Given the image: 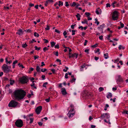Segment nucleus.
<instances>
[{"mask_svg":"<svg viewBox=\"0 0 128 128\" xmlns=\"http://www.w3.org/2000/svg\"><path fill=\"white\" fill-rule=\"evenodd\" d=\"M15 98L17 99H22L26 95V92L24 90L22 89L16 90L14 92Z\"/></svg>","mask_w":128,"mask_h":128,"instance_id":"nucleus-1","label":"nucleus"},{"mask_svg":"<svg viewBox=\"0 0 128 128\" xmlns=\"http://www.w3.org/2000/svg\"><path fill=\"white\" fill-rule=\"evenodd\" d=\"M70 108L71 109L69 111L67 115L68 117L70 118L71 117L74 116L75 113V112H73L74 109V106L73 105L71 104Z\"/></svg>","mask_w":128,"mask_h":128,"instance_id":"nucleus-2","label":"nucleus"},{"mask_svg":"<svg viewBox=\"0 0 128 128\" xmlns=\"http://www.w3.org/2000/svg\"><path fill=\"white\" fill-rule=\"evenodd\" d=\"M16 126L17 127L20 128L23 126V122L20 119L16 120L15 123Z\"/></svg>","mask_w":128,"mask_h":128,"instance_id":"nucleus-3","label":"nucleus"},{"mask_svg":"<svg viewBox=\"0 0 128 128\" xmlns=\"http://www.w3.org/2000/svg\"><path fill=\"white\" fill-rule=\"evenodd\" d=\"M28 78L27 76H23L19 79L20 82L22 84L26 83L28 81Z\"/></svg>","mask_w":128,"mask_h":128,"instance_id":"nucleus-4","label":"nucleus"},{"mask_svg":"<svg viewBox=\"0 0 128 128\" xmlns=\"http://www.w3.org/2000/svg\"><path fill=\"white\" fill-rule=\"evenodd\" d=\"M2 68L4 72H8L10 71L11 67L10 66H8L6 64H4L3 65Z\"/></svg>","mask_w":128,"mask_h":128,"instance_id":"nucleus-5","label":"nucleus"},{"mask_svg":"<svg viewBox=\"0 0 128 128\" xmlns=\"http://www.w3.org/2000/svg\"><path fill=\"white\" fill-rule=\"evenodd\" d=\"M18 102L14 100L11 101L8 104V106L10 107H16L18 105Z\"/></svg>","mask_w":128,"mask_h":128,"instance_id":"nucleus-6","label":"nucleus"},{"mask_svg":"<svg viewBox=\"0 0 128 128\" xmlns=\"http://www.w3.org/2000/svg\"><path fill=\"white\" fill-rule=\"evenodd\" d=\"M118 12L116 11H114L113 13L112 18L114 20H116L118 18Z\"/></svg>","mask_w":128,"mask_h":128,"instance_id":"nucleus-7","label":"nucleus"},{"mask_svg":"<svg viewBox=\"0 0 128 128\" xmlns=\"http://www.w3.org/2000/svg\"><path fill=\"white\" fill-rule=\"evenodd\" d=\"M42 109V106H38L36 110V113L38 114H40Z\"/></svg>","mask_w":128,"mask_h":128,"instance_id":"nucleus-8","label":"nucleus"},{"mask_svg":"<svg viewBox=\"0 0 128 128\" xmlns=\"http://www.w3.org/2000/svg\"><path fill=\"white\" fill-rule=\"evenodd\" d=\"M69 58H71L72 57L74 58L76 57V58L78 57V54L76 53H74V54H72L70 53H69Z\"/></svg>","mask_w":128,"mask_h":128,"instance_id":"nucleus-9","label":"nucleus"},{"mask_svg":"<svg viewBox=\"0 0 128 128\" xmlns=\"http://www.w3.org/2000/svg\"><path fill=\"white\" fill-rule=\"evenodd\" d=\"M101 116L103 118H108L110 117L108 113H106L102 114Z\"/></svg>","mask_w":128,"mask_h":128,"instance_id":"nucleus-10","label":"nucleus"},{"mask_svg":"<svg viewBox=\"0 0 128 128\" xmlns=\"http://www.w3.org/2000/svg\"><path fill=\"white\" fill-rule=\"evenodd\" d=\"M61 92L62 94L64 95H65L67 94L65 88H62Z\"/></svg>","mask_w":128,"mask_h":128,"instance_id":"nucleus-11","label":"nucleus"},{"mask_svg":"<svg viewBox=\"0 0 128 128\" xmlns=\"http://www.w3.org/2000/svg\"><path fill=\"white\" fill-rule=\"evenodd\" d=\"M118 78L117 79L116 81L117 82H123V79L122 78L120 75H118Z\"/></svg>","mask_w":128,"mask_h":128,"instance_id":"nucleus-12","label":"nucleus"},{"mask_svg":"<svg viewBox=\"0 0 128 128\" xmlns=\"http://www.w3.org/2000/svg\"><path fill=\"white\" fill-rule=\"evenodd\" d=\"M23 32L22 31V30L20 28L18 30V32H16V34H18L19 35H21L23 34Z\"/></svg>","mask_w":128,"mask_h":128,"instance_id":"nucleus-13","label":"nucleus"},{"mask_svg":"<svg viewBox=\"0 0 128 128\" xmlns=\"http://www.w3.org/2000/svg\"><path fill=\"white\" fill-rule=\"evenodd\" d=\"M76 16L77 18V20H80L81 16L79 14H78L77 15H76Z\"/></svg>","mask_w":128,"mask_h":128,"instance_id":"nucleus-14","label":"nucleus"},{"mask_svg":"<svg viewBox=\"0 0 128 128\" xmlns=\"http://www.w3.org/2000/svg\"><path fill=\"white\" fill-rule=\"evenodd\" d=\"M112 94L110 93L109 92L108 94L106 96V97L108 98H111L112 97Z\"/></svg>","mask_w":128,"mask_h":128,"instance_id":"nucleus-15","label":"nucleus"},{"mask_svg":"<svg viewBox=\"0 0 128 128\" xmlns=\"http://www.w3.org/2000/svg\"><path fill=\"white\" fill-rule=\"evenodd\" d=\"M96 12L97 14H100L101 13V10H98L96 9Z\"/></svg>","mask_w":128,"mask_h":128,"instance_id":"nucleus-16","label":"nucleus"},{"mask_svg":"<svg viewBox=\"0 0 128 128\" xmlns=\"http://www.w3.org/2000/svg\"><path fill=\"white\" fill-rule=\"evenodd\" d=\"M82 23L83 24H86L87 25L88 24V21L86 19H84V21H82Z\"/></svg>","mask_w":128,"mask_h":128,"instance_id":"nucleus-17","label":"nucleus"},{"mask_svg":"<svg viewBox=\"0 0 128 128\" xmlns=\"http://www.w3.org/2000/svg\"><path fill=\"white\" fill-rule=\"evenodd\" d=\"M36 70L38 72H40V68L38 66H36Z\"/></svg>","mask_w":128,"mask_h":128,"instance_id":"nucleus-18","label":"nucleus"},{"mask_svg":"<svg viewBox=\"0 0 128 128\" xmlns=\"http://www.w3.org/2000/svg\"><path fill=\"white\" fill-rule=\"evenodd\" d=\"M125 48L122 45H120L118 47V48L119 50L121 49L124 50V49Z\"/></svg>","mask_w":128,"mask_h":128,"instance_id":"nucleus-19","label":"nucleus"},{"mask_svg":"<svg viewBox=\"0 0 128 128\" xmlns=\"http://www.w3.org/2000/svg\"><path fill=\"white\" fill-rule=\"evenodd\" d=\"M104 57L105 59H107L108 58V53L105 54H104Z\"/></svg>","mask_w":128,"mask_h":128,"instance_id":"nucleus-20","label":"nucleus"},{"mask_svg":"<svg viewBox=\"0 0 128 128\" xmlns=\"http://www.w3.org/2000/svg\"><path fill=\"white\" fill-rule=\"evenodd\" d=\"M51 46L52 47H53L55 45L56 43L54 42H51Z\"/></svg>","mask_w":128,"mask_h":128,"instance_id":"nucleus-21","label":"nucleus"},{"mask_svg":"<svg viewBox=\"0 0 128 128\" xmlns=\"http://www.w3.org/2000/svg\"><path fill=\"white\" fill-rule=\"evenodd\" d=\"M105 24H102V25H100V28H102V33L103 31H102V28H104V27Z\"/></svg>","mask_w":128,"mask_h":128,"instance_id":"nucleus-22","label":"nucleus"},{"mask_svg":"<svg viewBox=\"0 0 128 128\" xmlns=\"http://www.w3.org/2000/svg\"><path fill=\"white\" fill-rule=\"evenodd\" d=\"M58 3L59 4L58 5L59 6H60V5L62 6L63 5V3L62 2L60 1H59L58 2Z\"/></svg>","mask_w":128,"mask_h":128,"instance_id":"nucleus-23","label":"nucleus"},{"mask_svg":"<svg viewBox=\"0 0 128 128\" xmlns=\"http://www.w3.org/2000/svg\"><path fill=\"white\" fill-rule=\"evenodd\" d=\"M34 36L37 37H39V34L37 33L36 32H34Z\"/></svg>","mask_w":128,"mask_h":128,"instance_id":"nucleus-24","label":"nucleus"},{"mask_svg":"<svg viewBox=\"0 0 128 128\" xmlns=\"http://www.w3.org/2000/svg\"><path fill=\"white\" fill-rule=\"evenodd\" d=\"M76 80V78H73L70 80V82L71 83H73L75 82Z\"/></svg>","mask_w":128,"mask_h":128,"instance_id":"nucleus-25","label":"nucleus"},{"mask_svg":"<svg viewBox=\"0 0 128 128\" xmlns=\"http://www.w3.org/2000/svg\"><path fill=\"white\" fill-rule=\"evenodd\" d=\"M34 48L35 49V50H40V48H41L40 47H39L38 48L37 46H36L34 47Z\"/></svg>","mask_w":128,"mask_h":128,"instance_id":"nucleus-26","label":"nucleus"},{"mask_svg":"<svg viewBox=\"0 0 128 128\" xmlns=\"http://www.w3.org/2000/svg\"><path fill=\"white\" fill-rule=\"evenodd\" d=\"M104 90V89L102 87H100L99 88V91L100 92L103 91Z\"/></svg>","mask_w":128,"mask_h":128,"instance_id":"nucleus-27","label":"nucleus"},{"mask_svg":"<svg viewBox=\"0 0 128 128\" xmlns=\"http://www.w3.org/2000/svg\"><path fill=\"white\" fill-rule=\"evenodd\" d=\"M48 48L46 47H44L43 49L44 52H45L46 50H48Z\"/></svg>","mask_w":128,"mask_h":128,"instance_id":"nucleus-28","label":"nucleus"},{"mask_svg":"<svg viewBox=\"0 0 128 128\" xmlns=\"http://www.w3.org/2000/svg\"><path fill=\"white\" fill-rule=\"evenodd\" d=\"M18 65L20 67H21L22 68H24L22 64H20V63L18 64Z\"/></svg>","mask_w":128,"mask_h":128,"instance_id":"nucleus-29","label":"nucleus"},{"mask_svg":"<svg viewBox=\"0 0 128 128\" xmlns=\"http://www.w3.org/2000/svg\"><path fill=\"white\" fill-rule=\"evenodd\" d=\"M35 84L33 83L31 84V86L32 87H33L35 89H36V87L34 86Z\"/></svg>","mask_w":128,"mask_h":128,"instance_id":"nucleus-30","label":"nucleus"},{"mask_svg":"<svg viewBox=\"0 0 128 128\" xmlns=\"http://www.w3.org/2000/svg\"><path fill=\"white\" fill-rule=\"evenodd\" d=\"M53 2V0H47L46 1V3H48L50 2Z\"/></svg>","mask_w":128,"mask_h":128,"instance_id":"nucleus-31","label":"nucleus"},{"mask_svg":"<svg viewBox=\"0 0 128 128\" xmlns=\"http://www.w3.org/2000/svg\"><path fill=\"white\" fill-rule=\"evenodd\" d=\"M85 14L86 16L87 17L89 16L90 15V14L89 12H86L85 13Z\"/></svg>","mask_w":128,"mask_h":128,"instance_id":"nucleus-32","label":"nucleus"},{"mask_svg":"<svg viewBox=\"0 0 128 128\" xmlns=\"http://www.w3.org/2000/svg\"><path fill=\"white\" fill-rule=\"evenodd\" d=\"M85 67L84 65H83L81 66L80 67V70L81 71L83 70L82 69L83 68Z\"/></svg>","mask_w":128,"mask_h":128,"instance_id":"nucleus-33","label":"nucleus"},{"mask_svg":"<svg viewBox=\"0 0 128 128\" xmlns=\"http://www.w3.org/2000/svg\"><path fill=\"white\" fill-rule=\"evenodd\" d=\"M96 22H95V24H96L97 25H98L99 24V22L98 21L96 18L95 19Z\"/></svg>","mask_w":128,"mask_h":128,"instance_id":"nucleus-34","label":"nucleus"},{"mask_svg":"<svg viewBox=\"0 0 128 128\" xmlns=\"http://www.w3.org/2000/svg\"><path fill=\"white\" fill-rule=\"evenodd\" d=\"M120 23L121 26V28L124 27V24L123 23H122L121 22H120Z\"/></svg>","mask_w":128,"mask_h":128,"instance_id":"nucleus-35","label":"nucleus"},{"mask_svg":"<svg viewBox=\"0 0 128 128\" xmlns=\"http://www.w3.org/2000/svg\"><path fill=\"white\" fill-rule=\"evenodd\" d=\"M30 124H32V123L33 122V121L34 120V118H30Z\"/></svg>","mask_w":128,"mask_h":128,"instance_id":"nucleus-36","label":"nucleus"},{"mask_svg":"<svg viewBox=\"0 0 128 128\" xmlns=\"http://www.w3.org/2000/svg\"><path fill=\"white\" fill-rule=\"evenodd\" d=\"M27 46V45L26 44V43H25L24 44H23L22 45V46L23 48H25Z\"/></svg>","mask_w":128,"mask_h":128,"instance_id":"nucleus-37","label":"nucleus"},{"mask_svg":"<svg viewBox=\"0 0 128 128\" xmlns=\"http://www.w3.org/2000/svg\"><path fill=\"white\" fill-rule=\"evenodd\" d=\"M84 52H86L87 54H88L89 53V49H86L84 50Z\"/></svg>","mask_w":128,"mask_h":128,"instance_id":"nucleus-38","label":"nucleus"},{"mask_svg":"<svg viewBox=\"0 0 128 128\" xmlns=\"http://www.w3.org/2000/svg\"><path fill=\"white\" fill-rule=\"evenodd\" d=\"M46 30H48L50 29V27L48 25H46V28H45Z\"/></svg>","mask_w":128,"mask_h":128,"instance_id":"nucleus-39","label":"nucleus"},{"mask_svg":"<svg viewBox=\"0 0 128 128\" xmlns=\"http://www.w3.org/2000/svg\"><path fill=\"white\" fill-rule=\"evenodd\" d=\"M76 5V3L75 2H73L72 4V6H74Z\"/></svg>","mask_w":128,"mask_h":128,"instance_id":"nucleus-40","label":"nucleus"},{"mask_svg":"<svg viewBox=\"0 0 128 128\" xmlns=\"http://www.w3.org/2000/svg\"><path fill=\"white\" fill-rule=\"evenodd\" d=\"M76 32V30H72V35H74L75 34V32Z\"/></svg>","mask_w":128,"mask_h":128,"instance_id":"nucleus-41","label":"nucleus"},{"mask_svg":"<svg viewBox=\"0 0 128 128\" xmlns=\"http://www.w3.org/2000/svg\"><path fill=\"white\" fill-rule=\"evenodd\" d=\"M55 48H59V46L58 44H56L54 46Z\"/></svg>","mask_w":128,"mask_h":128,"instance_id":"nucleus-42","label":"nucleus"},{"mask_svg":"<svg viewBox=\"0 0 128 128\" xmlns=\"http://www.w3.org/2000/svg\"><path fill=\"white\" fill-rule=\"evenodd\" d=\"M47 70L46 68H43L41 69V71L43 72H44Z\"/></svg>","mask_w":128,"mask_h":128,"instance_id":"nucleus-43","label":"nucleus"},{"mask_svg":"<svg viewBox=\"0 0 128 128\" xmlns=\"http://www.w3.org/2000/svg\"><path fill=\"white\" fill-rule=\"evenodd\" d=\"M116 1H114L112 3V5L114 8L115 7V6L114 5V4L116 3Z\"/></svg>","mask_w":128,"mask_h":128,"instance_id":"nucleus-44","label":"nucleus"},{"mask_svg":"<svg viewBox=\"0 0 128 128\" xmlns=\"http://www.w3.org/2000/svg\"><path fill=\"white\" fill-rule=\"evenodd\" d=\"M120 60V59L119 58H117L114 61V63H116V62H118Z\"/></svg>","mask_w":128,"mask_h":128,"instance_id":"nucleus-45","label":"nucleus"},{"mask_svg":"<svg viewBox=\"0 0 128 128\" xmlns=\"http://www.w3.org/2000/svg\"><path fill=\"white\" fill-rule=\"evenodd\" d=\"M50 100V98L49 97L48 98L46 99L45 100L47 102H49Z\"/></svg>","mask_w":128,"mask_h":128,"instance_id":"nucleus-46","label":"nucleus"},{"mask_svg":"<svg viewBox=\"0 0 128 128\" xmlns=\"http://www.w3.org/2000/svg\"><path fill=\"white\" fill-rule=\"evenodd\" d=\"M8 59H10V58H5V60H6V64L7 63V62H8Z\"/></svg>","mask_w":128,"mask_h":128,"instance_id":"nucleus-47","label":"nucleus"},{"mask_svg":"<svg viewBox=\"0 0 128 128\" xmlns=\"http://www.w3.org/2000/svg\"><path fill=\"white\" fill-rule=\"evenodd\" d=\"M48 84L47 82H45L44 83L43 85V86L44 87H46V86Z\"/></svg>","mask_w":128,"mask_h":128,"instance_id":"nucleus-48","label":"nucleus"},{"mask_svg":"<svg viewBox=\"0 0 128 128\" xmlns=\"http://www.w3.org/2000/svg\"><path fill=\"white\" fill-rule=\"evenodd\" d=\"M76 25V24L74 25L72 24L71 26V27L72 29H74V26Z\"/></svg>","mask_w":128,"mask_h":128,"instance_id":"nucleus-49","label":"nucleus"},{"mask_svg":"<svg viewBox=\"0 0 128 128\" xmlns=\"http://www.w3.org/2000/svg\"><path fill=\"white\" fill-rule=\"evenodd\" d=\"M87 42H88L87 40H85V42H84V46H86V45L87 43Z\"/></svg>","mask_w":128,"mask_h":128,"instance_id":"nucleus-50","label":"nucleus"},{"mask_svg":"<svg viewBox=\"0 0 128 128\" xmlns=\"http://www.w3.org/2000/svg\"><path fill=\"white\" fill-rule=\"evenodd\" d=\"M106 7H110V4L109 3H108V4H106Z\"/></svg>","mask_w":128,"mask_h":128,"instance_id":"nucleus-51","label":"nucleus"},{"mask_svg":"<svg viewBox=\"0 0 128 128\" xmlns=\"http://www.w3.org/2000/svg\"><path fill=\"white\" fill-rule=\"evenodd\" d=\"M51 70L53 73H54L56 72L55 70L54 69H51Z\"/></svg>","mask_w":128,"mask_h":128,"instance_id":"nucleus-52","label":"nucleus"},{"mask_svg":"<svg viewBox=\"0 0 128 128\" xmlns=\"http://www.w3.org/2000/svg\"><path fill=\"white\" fill-rule=\"evenodd\" d=\"M55 32L58 34H60V31L58 30L57 29H55Z\"/></svg>","mask_w":128,"mask_h":128,"instance_id":"nucleus-53","label":"nucleus"},{"mask_svg":"<svg viewBox=\"0 0 128 128\" xmlns=\"http://www.w3.org/2000/svg\"><path fill=\"white\" fill-rule=\"evenodd\" d=\"M68 74L67 73H66L65 74V78H68Z\"/></svg>","mask_w":128,"mask_h":128,"instance_id":"nucleus-54","label":"nucleus"},{"mask_svg":"<svg viewBox=\"0 0 128 128\" xmlns=\"http://www.w3.org/2000/svg\"><path fill=\"white\" fill-rule=\"evenodd\" d=\"M65 4H65V6H69V4H68V2H65Z\"/></svg>","mask_w":128,"mask_h":128,"instance_id":"nucleus-55","label":"nucleus"},{"mask_svg":"<svg viewBox=\"0 0 128 128\" xmlns=\"http://www.w3.org/2000/svg\"><path fill=\"white\" fill-rule=\"evenodd\" d=\"M12 61L11 60H10L9 61H8L6 63V64H10V63H12Z\"/></svg>","mask_w":128,"mask_h":128,"instance_id":"nucleus-56","label":"nucleus"},{"mask_svg":"<svg viewBox=\"0 0 128 128\" xmlns=\"http://www.w3.org/2000/svg\"><path fill=\"white\" fill-rule=\"evenodd\" d=\"M44 40L45 41V42L46 43H47L48 42V40L46 39H44Z\"/></svg>","mask_w":128,"mask_h":128,"instance_id":"nucleus-57","label":"nucleus"},{"mask_svg":"<svg viewBox=\"0 0 128 128\" xmlns=\"http://www.w3.org/2000/svg\"><path fill=\"white\" fill-rule=\"evenodd\" d=\"M97 44H96L92 46V47L93 48H95L97 46Z\"/></svg>","mask_w":128,"mask_h":128,"instance_id":"nucleus-58","label":"nucleus"},{"mask_svg":"<svg viewBox=\"0 0 128 128\" xmlns=\"http://www.w3.org/2000/svg\"><path fill=\"white\" fill-rule=\"evenodd\" d=\"M38 124L40 126H41L42 125V124L41 122H38Z\"/></svg>","mask_w":128,"mask_h":128,"instance_id":"nucleus-59","label":"nucleus"},{"mask_svg":"<svg viewBox=\"0 0 128 128\" xmlns=\"http://www.w3.org/2000/svg\"><path fill=\"white\" fill-rule=\"evenodd\" d=\"M67 34V32H66V31H64V32L63 33V35L64 36H65Z\"/></svg>","mask_w":128,"mask_h":128,"instance_id":"nucleus-60","label":"nucleus"},{"mask_svg":"<svg viewBox=\"0 0 128 128\" xmlns=\"http://www.w3.org/2000/svg\"><path fill=\"white\" fill-rule=\"evenodd\" d=\"M18 62V61L17 60H16L14 61L13 63V64L14 65L15 64L17 63Z\"/></svg>","mask_w":128,"mask_h":128,"instance_id":"nucleus-61","label":"nucleus"},{"mask_svg":"<svg viewBox=\"0 0 128 128\" xmlns=\"http://www.w3.org/2000/svg\"><path fill=\"white\" fill-rule=\"evenodd\" d=\"M78 28L79 29L81 28V30H83V29H84V28L82 26H79L78 27Z\"/></svg>","mask_w":128,"mask_h":128,"instance_id":"nucleus-62","label":"nucleus"},{"mask_svg":"<svg viewBox=\"0 0 128 128\" xmlns=\"http://www.w3.org/2000/svg\"><path fill=\"white\" fill-rule=\"evenodd\" d=\"M31 78L30 80L32 81V82L33 83L34 82V81H33V80H34V78Z\"/></svg>","mask_w":128,"mask_h":128,"instance_id":"nucleus-63","label":"nucleus"},{"mask_svg":"<svg viewBox=\"0 0 128 128\" xmlns=\"http://www.w3.org/2000/svg\"><path fill=\"white\" fill-rule=\"evenodd\" d=\"M103 36H100L99 37V38L100 40H102L103 39Z\"/></svg>","mask_w":128,"mask_h":128,"instance_id":"nucleus-64","label":"nucleus"}]
</instances>
